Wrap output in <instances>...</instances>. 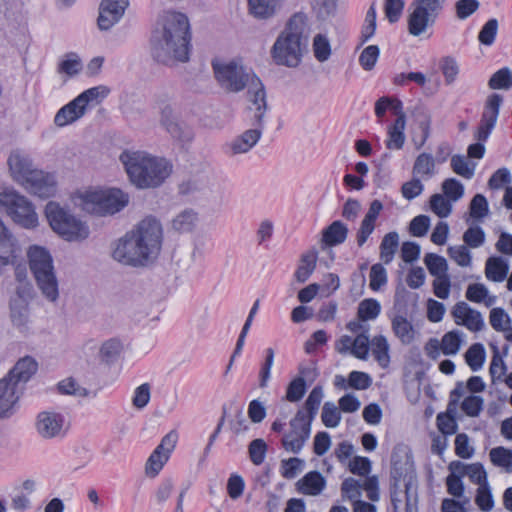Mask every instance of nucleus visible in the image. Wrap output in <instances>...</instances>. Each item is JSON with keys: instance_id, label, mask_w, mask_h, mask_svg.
Returning <instances> with one entry per match:
<instances>
[{"instance_id": "nucleus-1", "label": "nucleus", "mask_w": 512, "mask_h": 512, "mask_svg": "<svg viewBox=\"0 0 512 512\" xmlns=\"http://www.w3.org/2000/svg\"><path fill=\"white\" fill-rule=\"evenodd\" d=\"M190 25L188 17L177 11L163 12L151 37L153 58L166 65L176 61L186 62L190 50Z\"/></svg>"}, {"instance_id": "nucleus-2", "label": "nucleus", "mask_w": 512, "mask_h": 512, "mask_svg": "<svg viewBox=\"0 0 512 512\" xmlns=\"http://www.w3.org/2000/svg\"><path fill=\"white\" fill-rule=\"evenodd\" d=\"M162 241L163 229L160 221L154 217H146L117 241L112 256L124 265L144 267L158 257Z\"/></svg>"}, {"instance_id": "nucleus-3", "label": "nucleus", "mask_w": 512, "mask_h": 512, "mask_svg": "<svg viewBox=\"0 0 512 512\" xmlns=\"http://www.w3.org/2000/svg\"><path fill=\"white\" fill-rule=\"evenodd\" d=\"M310 32L307 15L302 12L293 14L271 48L274 62L290 68L297 67L307 50Z\"/></svg>"}, {"instance_id": "nucleus-4", "label": "nucleus", "mask_w": 512, "mask_h": 512, "mask_svg": "<svg viewBox=\"0 0 512 512\" xmlns=\"http://www.w3.org/2000/svg\"><path fill=\"white\" fill-rule=\"evenodd\" d=\"M120 161L130 181L141 189L160 186L171 172V166L165 159L141 151H124Z\"/></svg>"}, {"instance_id": "nucleus-5", "label": "nucleus", "mask_w": 512, "mask_h": 512, "mask_svg": "<svg viewBox=\"0 0 512 512\" xmlns=\"http://www.w3.org/2000/svg\"><path fill=\"white\" fill-rule=\"evenodd\" d=\"M324 398L323 387L315 386L309 393L304 405L289 421V431L281 439L282 447L287 451L298 454L310 438L312 422L315 419Z\"/></svg>"}, {"instance_id": "nucleus-6", "label": "nucleus", "mask_w": 512, "mask_h": 512, "mask_svg": "<svg viewBox=\"0 0 512 512\" xmlns=\"http://www.w3.org/2000/svg\"><path fill=\"white\" fill-rule=\"evenodd\" d=\"M27 256L38 288L49 301H56L59 291L51 254L46 248L35 245L29 248Z\"/></svg>"}, {"instance_id": "nucleus-7", "label": "nucleus", "mask_w": 512, "mask_h": 512, "mask_svg": "<svg viewBox=\"0 0 512 512\" xmlns=\"http://www.w3.org/2000/svg\"><path fill=\"white\" fill-rule=\"evenodd\" d=\"M78 205L86 212L100 216L113 215L128 205L129 196L122 190L85 191L78 196Z\"/></svg>"}, {"instance_id": "nucleus-8", "label": "nucleus", "mask_w": 512, "mask_h": 512, "mask_svg": "<svg viewBox=\"0 0 512 512\" xmlns=\"http://www.w3.org/2000/svg\"><path fill=\"white\" fill-rule=\"evenodd\" d=\"M502 102L503 97L497 93H493L487 98L480 124L474 134V138L478 142L468 146V157L476 159L483 158L485 154L483 142L487 141L496 125Z\"/></svg>"}, {"instance_id": "nucleus-9", "label": "nucleus", "mask_w": 512, "mask_h": 512, "mask_svg": "<svg viewBox=\"0 0 512 512\" xmlns=\"http://www.w3.org/2000/svg\"><path fill=\"white\" fill-rule=\"evenodd\" d=\"M0 206L13 219L24 228H34L38 224V217L33 204L13 188L0 187Z\"/></svg>"}, {"instance_id": "nucleus-10", "label": "nucleus", "mask_w": 512, "mask_h": 512, "mask_svg": "<svg viewBox=\"0 0 512 512\" xmlns=\"http://www.w3.org/2000/svg\"><path fill=\"white\" fill-rule=\"evenodd\" d=\"M45 214L51 228L67 240H78L88 237V227L58 203L48 202L45 207Z\"/></svg>"}, {"instance_id": "nucleus-11", "label": "nucleus", "mask_w": 512, "mask_h": 512, "mask_svg": "<svg viewBox=\"0 0 512 512\" xmlns=\"http://www.w3.org/2000/svg\"><path fill=\"white\" fill-rule=\"evenodd\" d=\"M213 71L219 85L229 92H239L247 87L253 77H257L251 69L235 61L213 62Z\"/></svg>"}, {"instance_id": "nucleus-12", "label": "nucleus", "mask_w": 512, "mask_h": 512, "mask_svg": "<svg viewBox=\"0 0 512 512\" xmlns=\"http://www.w3.org/2000/svg\"><path fill=\"white\" fill-rule=\"evenodd\" d=\"M64 416L54 411H42L36 418V431L43 439H53L63 437L64 430Z\"/></svg>"}, {"instance_id": "nucleus-13", "label": "nucleus", "mask_w": 512, "mask_h": 512, "mask_svg": "<svg viewBox=\"0 0 512 512\" xmlns=\"http://www.w3.org/2000/svg\"><path fill=\"white\" fill-rule=\"evenodd\" d=\"M160 122L166 131L174 138L182 142L192 139L191 129L184 123L179 122L173 106L169 102L160 103Z\"/></svg>"}, {"instance_id": "nucleus-14", "label": "nucleus", "mask_w": 512, "mask_h": 512, "mask_svg": "<svg viewBox=\"0 0 512 512\" xmlns=\"http://www.w3.org/2000/svg\"><path fill=\"white\" fill-rule=\"evenodd\" d=\"M22 187L40 198H49L56 193L57 182L54 174L37 168Z\"/></svg>"}, {"instance_id": "nucleus-15", "label": "nucleus", "mask_w": 512, "mask_h": 512, "mask_svg": "<svg viewBox=\"0 0 512 512\" xmlns=\"http://www.w3.org/2000/svg\"><path fill=\"white\" fill-rule=\"evenodd\" d=\"M128 0H102L99 7L98 27L101 30H108L122 18Z\"/></svg>"}, {"instance_id": "nucleus-16", "label": "nucleus", "mask_w": 512, "mask_h": 512, "mask_svg": "<svg viewBox=\"0 0 512 512\" xmlns=\"http://www.w3.org/2000/svg\"><path fill=\"white\" fill-rule=\"evenodd\" d=\"M451 314L457 325L465 326L472 332L481 331L485 326L481 313L472 309L464 301L456 303L451 311Z\"/></svg>"}, {"instance_id": "nucleus-17", "label": "nucleus", "mask_w": 512, "mask_h": 512, "mask_svg": "<svg viewBox=\"0 0 512 512\" xmlns=\"http://www.w3.org/2000/svg\"><path fill=\"white\" fill-rule=\"evenodd\" d=\"M247 97L254 110V120L260 126H264V116L267 110L266 92L263 83L259 77H253L252 82L247 86Z\"/></svg>"}, {"instance_id": "nucleus-18", "label": "nucleus", "mask_w": 512, "mask_h": 512, "mask_svg": "<svg viewBox=\"0 0 512 512\" xmlns=\"http://www.w3.org/2000/svg\"><path fill=\"white\" fill-rule=\"evenodd\" d=\"M8 166L13 180L21 186L27 182L32 172L37 169L29 155L19 150L13 151L10 154Z\"/></svg>"}, {"instance_id": "nucleus-19", "label": "nucleus", "mask_w": 512, "mask_h": 512, "mask_svg": "<svg viewBox=\"0 0 512 512\" xmlns=\"http://www.w3.org/2000/svg\"><path fill=\"white\" fill-rule=\"evenodd\" d=\"M22 389L15 383H11L9 378L0 380V419L9 418L15 410Z\"/></svg>"}, {"instance_id": "nucleus-20", "label": "nucleus", "mask_w": 512, "mask_h": 512, "mask_svg": "<svg viewBox=\"0 0 512 512\" xmlns=\"http://www.w3.org/2000/svg\"><path fill=\"white\" fill-rule=\"evenodd\" d=\"M255 128L244 131L241 135L227 144V153L230 155L244 154L249 152L259 141L264 126H260L254 120Z\"/></svg>"}, {"instance_id": "nucleus-21", "label": "nucleus", "mask_w": 512, "mask_h": 512, "mask_svg": "<svg viewBox=\"0 0 512 512\" xmlns=\"http://www.w3.org/2000/svg\"><path fill=\"white\" fill-rule=\"evenodd\" d=\"M36 371L37 362L33 358L27 356L20 359L4 378H9L11 383H15V385L23 390L26 382L36 373Z\"/></svg>"}, {"instance_id": "nucleus-22", "label": "nucleus", "mask_w": 512, "mask_h": 512, "mask_svg": "<svg viewBox=\"0 0 512 512\" xmlns=\"http://www.w3.org/2000/svg\"><path fill=\"white\" fill-rule=\"evenodd\" d=\"M15 241L0 219V273L9 265H15Z\"/></svg>"}, {"instance_id": "nucleus-23", "label": "nucleus", "mask_w": 512, "mask_h": 512, "mask_svg": "<svg viewBox=\"0 0 512 512\" xmlns=\"http://www.w3.org/2000/svg\"><path fill=\"white\" fill-rule=\"evenodd\" d=\"M85 113V108L81 105L80 102H78L77 98H74L72 101L58 110L54 117V123L58 127H64L77 121L83 117Z\"/></svg>"}, {"instance_id": "nucleus-24", "label": "nucleus", "mask_w": 512, "mask_h": 512, "mask_svg": "<svg viewBox=\"0 0 512 512\" xmlns=\"http://www.w3.org/2000/svg\"><path fill=\"white\" fill-rule=\"evenodd\" d=\"M297 491L304 495L317 496L326 487V480L318 471H310L297 483Z\"/></svg>"}, {"instance_id": "nucleus-25", "label": "nucleus", "mask_w": 512, "mask_h": 512, "mask_svg": "<svg viewBox=\"0 0 512 512\" xmlns=\"http://www.w3.org/2000/svg\"><path fill=\"white\" fill-rule=\"evenodd\" d=\"M411 8L413 10L408 16V31L413 36H419L425 32L427 27L435 23L436 18L417 6H411Z\"/></svg>"}, {"instance_id": "nucleus-26", "label": "nucleus", "mask_w": 512, "mask_h": 512, "mask_svg": "<svg viewBox=\"0 0 512 512\" xmlns=\"http://www.w3.org/2000/svg\"><path fill=\"white\" fill-rule=\"evenodd\" d=\"M198 223V212L191 208H186L173 217L171 229L178 233H189L197 227Z\"/></svg>"}, {"instance_id": "nucleus-27", "label": "nucleus", "mask_w": 512, "mask_h": 512, "mask_svg": "<svg viewBox=\"0 0 512 512\" xmlns=\"http://www.w3.org/2000/svg\"><path fill=\"white\" fill-rule=\"evenodd\" d=\"M348 227L340 220L333 221L322 231V243L333 247L344 243L348 236Z\"/></svg>"}, {"instance_id": "nucleus-28", "label": "nucleus", "mask_w": 512, "mask_h": 512, "mask_svg": "<svg viewBox=\"0 0 512 512\" xmlns=\"http://www.w3.org/2000/svg\"><path fill=\"white\" fill-rule=\"evenodd\" d=\"M10 317L14 326L20 331H25L29 321V310L27 301L20 295L10 302Z\"/></svg>"}, {"instance_id": "nucleus-29", "label": "nucleus", "mask_w": 512, "mask_h": 512, "mask_svg": "<svg viewBox=\"0 0 512 512\" xmlns=\"http://www.w3.org/2000/svg\"><path fill=\"white\" fill-rule=\"evenodd\" d=\"M317 259L318 252L316 249H311L302 254L299 265L294 274L297 282L304 283L309 279L316 268Z\"/></svg>"}, {"instance_id": "nucleus-30", "label": "nucleus", "mask_w": 512, "mask_h": 512, "mask_svg": "<svg viewBox=\"0 0 512 512\" xmlns=\"http://www.w3.org/2000/svg\"><path fill=\"white\" fill-rule=\"evenodd\" d=\"M392 330L400 342L408 345L415 338V330L412 323L402 315H396L391 321Z\"/></svg>"}, {"instance_id": "nucleus-31", "label": "nucleus", "mask_w": 512, "mask_h": 512, "mask_svg": "<svg viewBox=\"0 0 512 512\" xmlns=\"http://www.w3.org/2000/svg\"><path fill=\"white\" fill-rule=\"evenodd\" d=\"M406 127V120L401 116L397 117L393 125L388 129V139L386 147L390 150H399L403 147L405 142L404 130Z\"/></svg>"}, {"instance_id": "nucleus-32", "label": "nucleus", "mask_w": 512, "mask_h": 512, "mask_svg": "<svg viewBox=\"0 0 512 512\" xmlns=\"http://www.w3.org/2000/svg\"><path fill=\"white\" fill-rule=\"evenodd\" d=\"M509 266L501 257H490L486 261V277L494 282H502L508 274Z\"/></svg>"}, {"instance_id": "nucleus-33", "label": "nucleus", "mask_w": 512, "mask_h": 512, "mask_svg": "<svg viewBox=\"0 0 512 512\" xmlns=\"http://www.w3.org/2000/svg\"><path fill=\"white\" fill-rule=\"evenodd\" d=\"M281 0H248L250 13L259 19H268L276 12Z\"/></svg>"}, {"instance_id": "nucleus-34", "label": "nucleus", "mask_w": 512, "mask_h": 512, "mask_svg": "<svg viewBox=\"0 0 512 512\" xmlns=\"http://www.w3.org/2000/svg\"><path fill=\"white\" fill-rule=\"evenodd\" d=\"M110 93V89L105 85H99L92 88H89L79 94L76 98L78 102L87 110L89 104H99L103 99H105Z\"/></svg>"}, {"instance_id": "nucleus-35", "label": "nucleus", "mask_w": 512, "mask_h": 512, "mask_svg": "<svg viewBox=\"0 0 512 512\" xmlns=\"http://www.w3.org/2000/svg\"><path fill=\"white\" fill-rule=\"evenodd\" d=\"M372 354L382 368L390 363L389 344L385 336L378 335L371 340Z\"/></svg>"}, {"instance_id": "nucleus-36", "label": "nucleus", "mask_w": 512, "mask_h": 512, "mask_svg": "<svg viewBox=\"0 0 512 512\" xmlns=\"http://www.w3.org/2000/svg\"><path fill=\"white\" fill-rule=\"evenodd\" d=\"M399 245V235L397 232L387 233L380 244V259L384 264H390L394 258Z\"/></svg>"}, {"instance_id": "nucleus-37", "label": "nucleus", "mask_w": 512, "mask_h": 512, "mask_svg": "<svg viewBox=\"0 0 512 512\" xmlns=\"http://www.w3.org/2000/svg\"><path fill=\"white\" fill-rule=\"evenodd\" d=\"M82 70V61L78 54L74 52L67 53L64 59L58 64L57 71L60 74H66L69 77H74Z\"/></svg>"}, {"instance_id": "nucleus-38", "label": "nucleus", "mask_w": 512, "mask_h": 512, "mask_svg": "<svg viewBox=\"0 0 512 512\" xmlns=\"http://www.w3.org/2000/svg\"><path fill=\"white\" fill-rule=\"evenodd\" d=\"M381 312L380 303L373 298L362 300L358 305L357 317L360 321L376 319Z\"/></svg>"}, {"instance_id": "nucleus-39", "label": "nucleus", "mask_w": 512, "mask_h": 512, "mask_svg": "<svg viewBox=\"0 0 512 512\" xmlns=\"http://www.w3.org/2000/svg\"><path fill=\"white\" fill-rule=\"evenodd\" d=\"M167 453L157 451L156 449L151 453L145 464V473L148 477H156L164 465L169 460Z\"/></svg>"}, {"instance_id": "nucleus-40", "label": "nucleus", "mask_w": 512, "mask_h": 512, "mask_svg": "<svg viewBox=\"0 0 512 512\" xmlns=\"http://www.w3.org/2000/svg\"><path fill=\"white\" fill-rule=\"evenodd\" d=\"M485 349L481 343H475L465 353V360L472 371H478L485 362Z\"/></svg>"}, {"instance_id": "nucleus-41", "label": "nucleus", "mask_w": 512, "mask_h": 512, "mask_svg": "<svg viewBox=\"0 0 512 512\" xmlns=\"http://www.w3.org/2000/svg\"><path fill=\"white\" fill-rule=\"evenodd\" d=\"M58 390L61 394L73 395L77 397H95L96 392H91L81 387L73 378H66L58 383Z\"/></svg>"}, {"instance_id": "nucleus-42", "label": "nucleus", "mask_w": 512, "mask_h": 512, "mask_svg": "<svg viewBox=\"0 0 512 512\" xmlns=\"http://www.w3.org/2000/svg\"><path fill=\"white\" fill-rule=\"evenodd\" d=\"M414 116L422 132L420 141L416 143L417 148L419 149L425 144L430 136L431 115L425 108L418 107L415 109Z\"/></svg>"}, {"instance_id": "nucleus-43", "label": "nucleus", "mask_w": 512, "mask_h": 512, "mask_svg": "<svg viewBox=\"0 0 512 512\" xmlns=\"http://www.w3.org/2000/svg\"><path fill=\"white\" fill-rule=\"evenodd\" d=\"M312 49L315 58L319 62H325L331 56V44L328 37L324 34L319 33L314 36Z\"/></svg>"}, {"instance_id": "nucleus-44", "label": "nucleus", "mask_w": 512, "mask_h": 512, "mask_svg": "<svg viewBox=\"0 0 512 512\" xmlns=\"http://www.w3.org/2000/svg\"><path fill=\"white\" fill-rule=\"evenodd\" d=\"M174 488L175 484L172 478L168 477L161 480L153 495L154 501L158 507L161 508L164 506V504L171 497Z\"/></svg>"}, {"instance_id": "nucleus-45", "label": "nucleus", "mask_w": 512, "mask_h": 512, "mask_svg": "<svg viewBox=\"0 0 512 512\" xmlns=\"http://www.w3.org/2000/svg\"><path fill=\"white\" fill-rule=\"evenodd\" d=\"M321 420L327 428H335L341 421V411L333 402H325L322 407Z\"/></svg>"}, {"instance_id": "nucleus-46", "label": "nucleus", "mask_w": 512, "mask_h": 512, "mask_svg": "<svg viewBox=\"0 0 512 512\" xmlns=\"http://www.w3.org/2000/svg\"><path fill=\"white\" fill-rule=\"evenodd\" d=\"M451 168L456 174L465 179H471L474 176L475 164H470L464 155H453Z\"/></svg>"}, {"instance_id": "nucleus-47", "label": "nucleus", "mask_w": 512, "mask_h": 512, "mask_svg": "<svg viewBox=\"0 0 512 512\" xmlns=\"http://www.w3.org/2000/svg\"><path fill=\"white\" fill-rule=\"evenodd\" d=\"M488 85L491 89H510L512 87V71L508 67L499 69L491 76Z\"/></svg>"}, {"instance_id": "nucleus-48", "label": "nucleus", "mask_w": 512, "mask_h": 512, "mask_svg": "<svg viewBox=\"0 0 512 512\" xmlns=\"http://www.w3.org/2000/svg\"><path fill=\"white\" fill-rule=\"evenodd\" d=\"M424 262L427 266L429 273L435 277L447 275L448 265L442 256L434 253L426 254Z\"/></svg>"}, {"instance_id": "nucleus-49", "label": "nucleus", "mask_w": 512, "mask_h": 512, "mask_svg": "<svg viewBox=\"0 0 512 512\" xmlns=\"http://www.w3.org/2000/svg\"><path fill=\"white\" fill-rule=\"evenodd\" d=\"M491 462L495 466L504 467L512 471V451L502 446L491 449L489 453Z\"/></svg>"}, {"instance_id": "nucleus-50", "label": "nucleus", "mask_w": 512, "mask_h": 512, "mask_svg": "<svg viewBox=\"0 0 512 512\" xmlns=\"http://www.w3.org/2000/svg\"><path fill=\"white\" fill-rule=\"evenodd\" d=\"M267 451L268 446L266 442L261 438L252 440L248 445L249 458L251 462L257 466L264 462Z\"/></svg>"}, {"instance_id": "nucleus-51", "label": "nucleus", "mask_w": 512, "mask_h": 512, "mask_svg": "<svg viewBox=\"0 0 512 512\" xmlns=\"http://www.w3.org/2000/svg\"><path fill=\"white\" fill-rule=\"evenodd\" d=\"M462 333L458 330L447 332L441 340V350L445 355H455L461 344Z\"/></svg>"}, {"instance_id": "nucleus-52", "label": "nucleus", "mask_w": 512, "mask_h": 512, "mask_svg": "<svg viewBox=\"0 0 512 512\" xmlns=\"http://www.w3.org/2000/svg\"><path fill=\"white\" fill-rule=\"evenodd\" d=\"M122 349L123 345L118 339H109L102 344L100 355L105 362L111 363L118 359Z\"/></svg>"}, {"instance_id": "nucleus-53", "label": "nucleus", "mask_w": 512, "mask_h": 512, "mask_svg": "<svg viewBox=\"0 0 512 512\" xmlns=\"http://www.w3.org/2000/svg\"><path fill=\"white\" fill-rule=\"evenodd\" d=\"M306 382L302 376L294 378L287 386L285 399L289 402L300 401L306 393Z\"/></svg>"}, {"instance_id": "nucleus-54", "label": "nucleus", "mask_w": 512, "mask_h": 512, "mask_svg": "<svg viewBox=\"0 0 512 512\" xmlns=\"http://www.w3.org/2000/svg\"><path fill=\"white\" fill-rule=\"evenodd\" d=\"M275 352L273 348L265 350V360L259 371V387L266 388L271 378V369L274 363Z\"/></svg>"}, {"instance_id": "nucleus-55", "label": "nucleus", "mask_w": 512, "mask_h": 512, "mask_svg": "<svg viewBox=\"0 0 512 512\" xmlns=\"http://www.w3.org/2000/svg\"><path fill=\"white\" fill-rule=\"evenodd\" d=\"M442 190L447 199L453 202L458 201L464 195L463 184L455 178L446 179L442 183Z\"/></svg>"}, {"instance_id": "nucleus-56", "label": "nucleus", "mask_w": 512, "mask_h": 512, "mask_svg": "<svg viewBox=\"0 0 512 512\" xmlns=\"http://www.w3.org/2000/svg\"><path fill=\"white\" fill-rule=\"evenodd\" d=\"M506 371V364L503 361L498 348L496 346H493V355L489 367V373L491 375L492 381L495 382L496 380H501L502 376L505 375Z\"/></svg>"}, {"instance_id": "nucleus-57", "label": "nucleus", "mask_w": 512, "mask_h": 512, "mask_svg": "<svg viewBox=\"0 0 512 512\" xmlns=\"http://www.w3.org/2000/svg\"><path fill=\"white\" fill-rule=\"evenodd\" d=\"M431 210L440 218L448 217L452 211L451 203L442 194H434L430 199Z\"/></svg>"}, {"instance_id": "nucleus-58", "label": "nucleus", "mask_w": 512, "mask_h": 512, "mask_svg": "<svg viewBox=\"0 0 512 512\" xmlns=\"http://www.w3.org/2000/svg\"><path fill=\"white\" fill-rule=\"evenodd\" d=\"M498 31V21L495 18L489 19L479 32L478 40L481 44L490 46L494 43Z\"/></svg>"}, {"instance_id": "nucleus-59", "label": "nucleus", "mask_w": 512, "mask_h": 512, "mask_svg": "<svg viewBox=\"0 0 512 512\" xmlns=\"http://www.w3.org/2000/svg\"><path fill=\"white\" fill-rule=\"evenodd\" d=\"M304 461L300 458H289L281 461V475L286 479H294L303 469Z\"/></svg>"}, {"instance_id": "nucleus-60", "label": "nucleus", "mask_w": 512, "mask_h": 512, "mask_svg": "<svg viewBox=\"0 0 512 512\" xmlns=\"http://www.w3.org/2000/svg\"><path fill=\"white\" fill-rule=\"evenodd\" d=\"M475 503L479 509L484 512H489L493 509L494 499L489 485H482V487H478Z\"/></svg>"}, {"instance_id": "nucleus-61", "label": "nucleus", "mask_w": 512, "mask_h": 512, "mask_svg": "<svg viewBox=\"0 0 512 512\" xmlns=\"http://www.w3.org/2000/svg\"><path fill=\"white\" fill-rule=\"evenodd\" d=\"M440 69L447 84L453 83L459 73V65L456 59L451 56H446L441 59Z\"/></svg>"}, {"instance_id": "nucleus-62", "label": "nucleus", "mask_w": 512, "mask_h": 512, "mask_svg": "<svg viewBox=\"0 0 512 512\" xmlns=\"http://www.w3.org/2000/svg\"><path fill=\"white\" fill-rule=\"evenodd\" d=\"M362 484L360 481L349 477L342 482L341 492L342 496L355 502L361 496Z\"/></svg>"}, {"instance_id": "nucleus-63", "label": "nucleus", "mask_w": 512, "mask_h": 512, "mask_svg": "<svg viewBox=\"0 0 512 512\" xmlns=\"http://www.w3.org/2000/svg\"><path fill=\"white\" fill-rule=\"evenodd\" d=\"M379 53V48L376 45H369L362 51L359 57V63L364 70L370 71L374 68Z\"/></svg>"}, {"instance_id": "nucleus-64", "label": "nucleus", "mask_w": 512, "mask_h": 512, "mask_svg": "<svg viewBox=\"0 0 512 512\" xmlns=\"http://www.w3.org/2000/svg\"><path fill=\"white\" fill-rule=\"evenodd\" d=\"M480 7L478 0H458L455 3L456 16L460 20H465L474 14Z\"/></svg>"}]
</instances>
